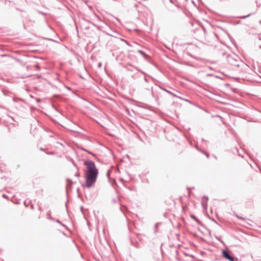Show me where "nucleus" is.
Segmentation results:
<instances>
[{"instance_id":"18","label":"nucleus","mask_w":261,"mask_h":261,"mask_svg":"<svg viewBox=\"0 0 261 261\" xmlns=\"http://www.w3.org/2000/svg\"><path fill=\"white\" fill-rule=\"evenodd\" d=\"M259 22L261 23V21H260Z\"/></svg>"},{"instance_id":"4","label":"nucleus","mask_w":261,"mask_h":261,"mask_svg":"<svg viewBox=\"0 0 261 261\" xmlns=\"http://www.w3.org/2000/svg\"><path fill=\"white\" fill-rule=\"evenodd\" d=\"M138 52L139 53H140L141 55L143 56H145V54L143 51H142L141 50H138Z\"/></svg>"},{"instance_id":"11","label":"nucleus","mask_w":261,"mask_h":261,"mask_svg":"<svg viewBox=\"0 0 261 261\" xmlns=\"http://www.w3.org/2000/svg\"><path fill=\"white\" fill-rule=\"evenodd\" d=\"M84 150L85 151H87L89 153H90V154H92V153H91V152L88 151H87V150H86V149H84Z\"/></svg>"},{"instance_id":"10","label":"nucleus","mask_w":261,"mask_h":261,"mask_svg":"<svg viewBox=\"0 0 261 261\" xmlns=\"http://www.w3.org/2000/svg\"><path fill=\"white\" fill-rule=\"evenodd\" d=\"M79 175H80V174H79V173H76V174H75V176H77V177H79Z\"/></svg>"},{"instance_id":"2","label":"nucleus","mask_w":261,"mask_h":261,"mask_svg":"<svg viewBox=\"0 0 261 261\" xmlns=\"http://www.w3.org/2000/svg\"><path fill=\"white\" fill-rule=\"evenodd\" d=\"M227 62L233 66H239L240 60L239 57L235 55H229L227 57Z\"/></svg>"},{"instance_id":"9","label":"nucleus","mask_w":261,"mask_h":261,"mask_svg":"<svg viewBox=\"0 0 261 261\" xmlns=\"http://www.w3.org/2000/svg\"><path fill=\"white\" fill-rule=\"evenodd\" d=\"M143 81H144V82H147V80L146 79V77H144V78H143Z\"/></svg>"},{"instance_id":"1","label":"nucleus","mask_w":261,"mask_h":261,"mask_svg":"<svg viewBox=\"0 0 261 261\" xmlns=\"http://www.w3.org/2000/svg\"><path fill=\"white\" fill-rule=\"evenodd\" d=\"M84 164L87 168V171L85 173V186L87 188H90L96 182L98 175V170L95 167L94 162L91 160L86 161Z\"/></svg>"},{"instance_id":"6","label":"nucleus","mask_w":261,"mask_h":261,"mask_svg":"<svg viewBox=\"0 0 261 261\" xmlns=\"http://www.w3.org/2000/svg\"><path fill=\"white\" fill-rule=\"evenodd\" d=\"M169 94H170V95H171L172 96H176L175 94H174L173 93H172V92H169Z\"/></svg>"},{"instance_id":"7","label":"nucleus","mask_w":261,"mask_h":261,"mask_svg":"<svg viewBox=\"0 0 261 261\" xmlns=\"http://www.w3.org/2000/svg\"><path fill=\"white\" fill-rule=\"evenodd\" d=\"M169 94H170V95H171L172 96H176L175 94H174L173 93H172V92H169Z\"/></svg>"},{"instance_id":"8","label":"nucleus","mask_w":261,"mask_h":261,"mask_svg":"<svg viewBox=\"0 0 261 261\" xmlns=\"http://www.w3.org/2000/svg\"><path fill=\"white\" fill-rule=\"evenodd\" d=\"M95 17H96L98 20H99L101 21V19H100V18L99 17H98V16H97V15H96V16H95Z\"/></svg>"},{"instance_id":"5","label":"nucleus","mask_w":261,"mask_h":261,"mask_svg":"<svg viewBox=\"0 0 261 261\" xmlns=\"http://www.w3.org/2000/svg\"><path fill=\"white\" fill-rule=\"evenodd\" d=\"M237 217L240 219H242V220H245V218H244L243 217H240V216H239L238 215L237 216Z\"/></svg>"},{"instance_id":"15","label":"nucleus","mask_w":261,"mask_h":261,"mask_svg":"<svg viewBox=\"0 0 261 261\" xmlns=\"http://www.w3.org/2000/svg\"><path fill=\"white\" fill-rule=\"evenodd\" d=\"M47 154H52L53 153L52 152H49V153H47Z\"/></svg>"},{"instance_id":"16","label":"nucleus","mask_w":261,"mask_h":261,"mask_svg":"<svg viewBox=\"0 0 261 261\" xmlns=\"http://www.w3.org/2000/svg\"><path fill=\"white\" fill-rule=\"evenodd\" d=\"M98 66H99V67H100L101 64H99Z\"/></svg>"},{"instance_id":"12","label":"nucleus","mask_w":261,"mask_h":261,"mask_svg":"<svg viewBox=\"0 0 261 261\" xmlns=\"http://www.w3.org/2000/svg\"><path fill=\"white\" fill-rule=\"evenodd\" d=\"M57 222L59 223H60V224L61 223V222L59 220H57Z\"/></svg>"},{"instance_id":"13","label":"nucleus","mask_w":261,"mask_h":261,"mask_svg":"<svg viewBox=\"0 0 261 261\" xmlns=\"http://www.w3.org/2000/svg\"><path fill=\"white\" fill-rule=\"evenodd\" d=\"M165 91H166L167 92H168V93H169V92H170L169 91H168V90H165Z\"/></svg>"},{"instance_id":"17","label":"nucleus","mask_w":261,"mask_h":261,"mask_svg":"<svg viewBox=\"0 0 261 261\" xmlns=\"http://www.w3.org/2000/svg\"><path fill=\"white\" fill-rule=\"evenodd\" d=\"M109 172H110V171H108V173L107 174V175H108V174H109Z\"/></svg>"},{"instance_id":"14","label":"nucleus","mask_w":261,"mask_h":261,"mask_svg":"<svg viewBox=\"0 0 261 261\" xmlns=\"http://www.w3.org/2000/svg\"><path fill=\"white\" fill-rule=\"evenodd\" d=\"M40 149L41 150H43V149L42 148H40Z\"/></svg>"},{"instance_id":"3","label":"nucleus","mask_w":261,"mask_h":261,"mask_svg":"<svg viewBox=\"0 0 261 261\" xmlns=\"http://www.w3.org/2000/svg\"><path fill=\"white\" fill-rule=\"evenodd\" d=\"M222 254L224 257L226 258L227 259L230 260V261H234V259L233 257L230 256L229 254V253L225 250H223L222 251Z\"/></svg>"}]
</instances>
